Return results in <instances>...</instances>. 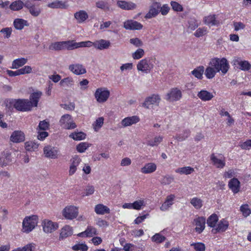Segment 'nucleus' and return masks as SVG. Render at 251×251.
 <instances>
[{"label":"nucleus","mask_w":251,"mask_h":251,"mask_svg":"<svg viewBox=\"0 0 251 251\" xmlns=\"http://www.w3.org/2000/svg\"><path fill=\"white\" fill-rule=\"evenodd\" d=\"M28 99H11L6 102V107L9 110L13 109L12 106L18 111H29L31 110Z\"/></svg>","instance_id":"f257e3e1"},{"label":"nucleus","mask_w":251,"mask_h":251,"mask_svg":"<svg viewBox=\"0 0 251 251\" xmlns=\"http://www.w3.org/2000/svg\"><path fill=\"white\" fill-rule=\"evenodd\" d=\"M209 65L213 66L217 73L221 72L223 75L226 74L229 68L228 62L225 58H213L211 59Z\"/></svg>","instance_id":"f03ea898"},{"label":"nucleus","mask_w":251,"mask_h":251,"mask_svg":"<svg viewBox=\"0 0 251 251\" xmlns=\"http://www.w3.org/2000/svg\"><path fill=\"white\" fill-rule=\"evenodd\" d=\"M38 223V217L36 215L26 217L23 222V230L28 233L33 230Z\"/></svg>","instance_id":"7ed1b4c3"},{"label":"nucleus","mask_w":251,"mask_h":251,"mask_svg":"<svg viewBox=\"0 0 251 251\" xmlns=\"http://www.w3.org/2000/svg\"><path fill=\"white\" fill-rule=\"evenodd\" d=\"M153 67L152 59L149 57L141 60L137 65V70L146 74L149 73Z\"/></svg>","instance_id":"20e7f679"},{"label":"nucleus","mask_w":251,"mask_h":251,"mask_svg":"<svg viewBox=\"0 0 251 251\" xmlns=\"http://www.w3.org/2000/svg\"><path fill=\"white\" fill-rule=\"evenodd\" d=\"M95 98L99 103L105 102L110 96V92L106 88L100 87L98 88L94 94Z\"/></svg>","instance_id":"39448f33"},{"label":"nucleus","mask_w":251,"mask_h":251,"mask_svg":"<svg viewBox=\"0 0 251 251\" xmlns=\"http://www.w3.org/2000/svg\"><path fill=\"white\" fill-rule=\"evenodd\" d=\"M59 124L66 129H74L76 126L75 124L72 121V116L69 114L63 115L60 119Z\"/></svg>","instance_id":"423d86ee"},{"label":"nucleus","mask_w":251,"mask_h":251,"mask_svg":"<svg viewBox=\"0 0 251 251\" xmlns=\"http://www.w3.org/2000/svg\"><path fill=\"white\" fill-rule=\"evenodd\" d=\"M78 214V208L73 205L66 206L63 211V215L66 219L69 220H73L76 218Z\"/></svg>","instance_id":"0eeeda50"},{"label":"nucleus","mask_w":251,"mask_h":251,"mask_svg":"<svg viewBox=\"0 0 251 251\" xmlns=\"http://www.w3.org/2000/svg\"><path fill=\"white\" fill-rule=\"evenodd\" d=\"M91 44L90 43L83 41L80 42H75L74 40H68L64 41L65 50H72L79 48L86 47Z\"/></svg>","instance_id":"6e6552de"},{"label":"nucleus","mask_w":251,"mask_h":251,"mask_svg":"<svg viewBox=\"0 0 251 251\" xmlns=\"http://www.w3.org/2000/svg\"><path fill=\"white\" fill-rule=\"evenodd\" d=\"M181 97V91L177 88H174L166 95L165 99L169 101H175L179 100Z\"/></svg>","instance_id":"1a4fd4ad"},{"label":"nucleus","mask_w":251,"mask_h":251,"mask_svg":"<svg viewBox=\"0 0 251 251\" xmlns=\"http://www.w3.org/2000/svg\"><path fill=\"white\" fill-rule=\"evenodd\" d=\"M161 99L158 95H152L151 96L147 97L142 103V106L144 107L149 109L152 105H158Z\"/></svg>","instance_id":"9d476101"},{"label":"nucleus","mask_w":251,"mask_h":251,"mask_svg":"<svg viewBox=\"0 0 251 251\" xmlns=\"http://www.w3.org/2000/svg\"><path fill=\"white\" fill-rule=\"evenodd\" d=\"M86 42L91 43L90 46H86V47H91L92 46H94L96 49L100 50L107 49L111 46V43L109 41L104 39L97 40L94 42L87 41Z\"/></svg>","instance_id":"9b49d317"},{"label":"nucleus","mask_w":251,"mask_h":251,"mask_svg":"<svg viewBox=\"0 0 251 251\" xmlns=\"http://www.w3.org/2000/svg\"><path fill=\"white\" fill-rule=\"evenodd\" d=\"M160 3L157 2H153L150 7L149 11L145 16L146 19H151L155 17L160 12Z\"/></svg>","instance_id":"f8f14e48"},{"label":"nucleus","mask_w":251,"mask_h":251,"mask_svg":"<svg viewBox=\"0 0 251 251\" xmlns=\"http://www.w3.org/2000/svg\"><path fill=\"white\" fill-rule=\"evenodd\" d=\"M233 63V65L239 66V69L244 71H248L251 68V65L248 61L242 60L239 57H235Z\"/></svg>","instance_id":"ddd939ff"},{"label":"nucleus","mask_w":251,"mask_h":251,"mask_svg":"<svg viewBox=\"0 0 251 251\" xmlns=\"http://www.w3.org/2000/svg\"><path fill=\"white\" fill-rule=\"evenodd\" d=\"M58 150L51 146H46L44 148V153L47 158L56 159L58 157Z\"/></svg>","instance_id":"4468645a"},{"label":"nucleus","mask_w":251,"mask_h":251,"mask_svg":"<svg viewBox=\"0 0 251 251\" xmlns=\"http://www.w3.org/2000/svg\"><path fill=\"white\" fill-rule=\"evenodd\" d=\"M42 95V92L40 91H36L30 95L28 102H30L29 105L31 109L33 107L37 106L38 102Z\"/></svg>","instance_id":"2eb2a0df"},{"label":"nucleus","mask_w":251,"mask_h":251,"mask_svg":"<svg viewBox=\"0 0 251 251\" xmlns=\"http://www.w3.org/2000/svg\"><path fill=\"white\" fill-rule=\"evenodd\" d=\"M44 231L46 233L53 232L58 227V224L50 220H45L43 222Z\"/></svg>","instance_id":"dca6fc26"},{"label":"nucleus","mask_w":251,"mask_h":251,"mask_svg":"<svg viewBox=\"0 0 251 251\" xmlns=\"http://www.w3.org/2000/svg\"><path fill=\"white\" fill-rule=\"evenodd\" d=\"M124 27L126 29L140 30L142 28L143 25L136 21L130 20L124 22Z\"/></svg>","instance_id":"f3484780"},{"label":"nucleus","mask_w":251,"mask_h":251,"mask_svg":"<svg viewBox=\"0 0 251 251\" xmlns=\"http://www.w3.org/2000/svg\"><path fill=\"white\" fill-rule=\"evenodd\" d=\"M194 223L196 226V232L201 233L205 228V219L203 217H199L194 219Z\"/></svg>","instance_id":"a211bd4d"},{"label":"nucleus","mask_w":251,"mask_h":251,"mask_svg":"<svg viewBox=\"0 0 251 251\" xmlns=\"http://www.w3.org/2000/svg\"><path fill=\"white\" fill-rule=\"evenodd\" d=\"M69 70L76 75L84 74L86 73V70L82 64H72L69 66Z\"/></svg>","instance_id":"6ab92c4d"},{"label":"nucleus","mask_w":251,"mask_h":251,"mask_svg":"<svg viewBox=\"0 0 251 251\" xmlns=\"http://www.w3.org/2000/svg\"><path fill=\"white\" fill-rule=\"evenodd\" d=\"M213 164L217 168H223L226 165L225 158L223 156L217 157L214 153L210 156Z\"/></svg>","instance_id":"aec40b11"},{"label":"nucleus","mask_w":251,"mask_h":251,"mask_svg":"<svg viewBox=\"0 0 251 251\" xmlns=\"http://www.w3.org/2000/svg\"><path fill=\"white\" fill-rule=\"evenodd\" d=\"M228 226V222L225 219H222L218 223L217 227L212 229V232L214 234L217 232H223L227 229Z\"/></svg>","instance_id":"412c9836"},{"label":"nucleus","mask_w":251,"mask_h":251,"mask_svg":"<svg viewBox=\"0 0 251 251\" xmlns=\"http://www.w3.org/2000/svg\"><path fill=\"white\" fill-rule=\"evenodd\" d=\"M228 186L234 194H236L240 191V182L236 178L231 179L228 182Z\"/></svg>","instance_id":"4be33fe9"},{"label":"nucleus","mask_w":251,"mask_h":251,"mask_svg":"<svg viewBox=\"0 0 251 251\" xmlns=\"http://www.w3.org/2000/svg\"><path fill=\"white\" fill-rule=\"evenodd\" d=\"M175 196L173 194L168 196L165 202L160 207V210L163 211L167 210L174 203Z\"/></svg>","instance_id":"5701e85b"},{"label":"nucleus","mask_w":251,"mask_h":251,"mask_svg":"<svg viewBox=\"0 0 251 251\" xmlns=\"http://www.w3.org/2000/svg\"><path fill=\"white\" fill-rule=\"evenodd\" d=\"M198 97L202 101H209L214 97L213 93L205 90H202L198 92Z\"/></svg>","instance_id":"b1692460"},{"label":"nucleus","mask_w":251,"mask_h":251,"mask_svg":"<svg viewBox=\"0 0 251 251\" xmlns=\"http://www.w3.org/2000/svg\"><path fill=\"white\" fill-rule=\"evenodd\" d=\"M25 134L21 131H15L10 136V140L14 143H20L25 140Z\"/></svg>","instance_id":"393cba45"},{"label":"nucleus","mask_w":251,"mask_h":251,"mask_svg":"<svg viewBox=\"0 0 251 251\" xmlns=\"http://www.w3.org/2000/svg\"><path fill=\"white\" fill-rule=\"evenodd\" d=\"M74 17L78 23H82L88 18V14L85 10H81L75 12Z\"/></svg>","instance_id":"a878e982"},{"label":"nucleus","mask_w":251,"mask_h":251,"mask_svg":"<svg viewBox=\"0 0 251 251\" xmlns=\"http://www.w3.org/2000/svg\"><path fill=\"white\" fill-rule=\"evenodd\" d=\"M139 121V118L138 116H133L131 117H128L124 119L122 122L121 124L124 127H126L135 124Z\"/></svg>","instance_id":"bb28decb"},{"label":"nucleus","mask_w":251,"mask_h":251,"mask_svg":"<svg viewBox=\"0 0 251 251\" xmlns=\"http://www.w3.org/2000/svg\"><path fill=\"white\" fill-rule=\"evenodd\" d=\"M97 234L98 233L96 228L92 226H89L84 231L79 233L78 236L80 237H91Z\"/></svg>","instance_id":"cd10ccee"},{"label":"nucleus","mask_w":251,"mask_h":251,"mask_svg":"<svg viewBox=\"0 0 251 251\" xmlns=\"http://www.w3.org/2000/svg\"><path fill=\"white\" fill-rule=\"evenodd\" d=\"M117 4L119 7L124 10H132L136 7V5L132 2L118 1Z\"/></svg>","instance_id":"c85d7f7f"},{"label":"nucleus","mask_w":251,"mask_h":251,"mask_svg":"<svg viewBox=\"0 0 251 251\" xmlns=\"http://www.w3.org/2000/svg\"><path fill=\"white\" fill-rule=\"evenodd\" d=\"M156 165L153 163H148L146 164L141 169V171L142 173L151 174L154 172L156 170Z\"/></svg>","instance_id":"c756f323"},{"label":"nucleus","mask_w":251,"mask_h":251,"mask_svg":"<svg viewBox=\"0 0 251 251\" xmlns=\"http://www.w3.org/2000/svg\"><path fill=\"white\" fill-rule=\"evenodd\" d=\"M110 211V209L102 204H97L95 207V212L99 215L109 214Z\"/></svg>","instance_id":"7c9ffc66"},{"label":"nucleus","mask_w":251,"mask_h":251,"mask_svg":"<svg viewBox=\"0 0 251 251\" xmlns=\"http://www.w3.org/2000/svg\"><path fill=\"white\" fill-rule=\"evenodd\" d=\"M27 59L25 58H20L14 60L12 62L11 69H17L27 63Z\"/></svg>","instance_id":"2f4dec72"},{"label":"nucleus","mask_w":251,"mask_h":251,"mask_svg":"<svg viewBox=\"0 0 251 251\" xmlns=\"http://www.w3.org/2000/svg\"><path fill=\"white\" fill-rule=\"evenodd\" d=\"M73 234V229L69 226H65L61 230L59 238L63 239Z\"/></svg>","instance_id":"473e14b6"},{"label":"nucleus","mask_w":251,"mask_h":251,"mask_svg":"<svg viewBox=\"0 0 251 251\" xmlns=\"http://www.w3.org/2000/svg\"><path fill=\"white\" fill-rule=\"evenodd\" d=\"M15 28L17 30H22L25 26H28L27 21L23 19H16L13 22Z\"/></svg>","instance_id":"72a5a7b5"},{"label":"nucleus","mask_w":251,"mask_h":251,"mask_svg":"<svg viewBox=\"0 0 251 251\" xmlns=\"http://www.w3.org/2000/svg\"><path fill=\"white\" fill-rule=\"evenodd\" d=\"M48 6L51 8L66 9L68 7V5L65 2L56 0L51 3H49Z\"/></svg>","instance_id":"f704fd0d"},{"label":"nucleus","mask_w":251,"mask_h":251,"mask_svg":"<svg viewBox=\"0 0 251 251\" xmlns=\"http://www.w3.org/2000/svg\"><path fill=\"white\" fill-rule=\"evenodd\" d=\"M204 22L206 25H216L219 24V22L216 20L215 15H209L204 19Z\"/></svg>","instance_id":"c9c22d12"},{"label":"nucleus","mask_w":251,"mask_h":251,"mask_svg":"<svg viewBox=\"0 0 251 251\" xmlns=\"http://www.w3.org/2000/svg\"><path fill=\"white\" fill-rule=\"evenodd\" d=\"M64 41L52 43L50 46L49 49L52 50L59 51L65 50Z\"/></svg>","instance_id":"e433bc0d"},{"label":"nucleus","mask_w":251,"mask_h":251,"mask_svg":"<svg viewBox=\"0 0 251 251\" xmlns=\"http://www.w3.org/2000/svg\"><path fill=\"white\" fill-rule=\"evenodd\" d=\"M24 3L21 0H16L9 5V8L13 11H19L24 7Z\"/></svg>","instance_id":"4c0bfd02"},{"label":"nucleus","mask_w":251,"mask_h":251,"mask_svg":"<svg viewBox=\"0 0 251 251\" xmlns=\"http://www.w3.org/2000/svg\"><path fill=\"white\" fill-rule=\"evenodd\" d=\"M194 169L190 166L183 167L181 168H178L176 170V172L179 173L181 175H189L194 172Z\"/></svg>","instance_id":"58836bf2"},{"label":"nucleus","mask_w":251,"mask_h":251,"mask_svg":"<svg viewBox=\"0 0 251 251\" xmlns=\"http://www.w3.org/2000/svg\"><path fill=\"white\" fill-rule=\"evenodd\" d=\"M25 149L27 151H33L38 148L39 144L34 141H27L25 144Z\"/></svg>","instance_id":"ea45409f"},{"label":"nucleus","mask_w":251,"mask_h":251,"mask_svg":"<svg viewBox=\"0 0 251 251\" xmlns=\"http://www.w3.org/2000/svg\"><path fill=\"white\" fill-rule=\"evenodd\" d=\"M216 73L217 72L215 71V69L214 67L210 65V66L207 67L205 69L204 74L207 78L211 79L215 76Z\"/></svg>","instance_id":"a19ab883"},{"label":"nucleus","mask_w":251,"mask_h":251,"mask_svg":"<svg viewBox=\"0 0 251 251\" xmlns=\"http://www.w3.org/2000/svg\"><path fill=\"white\" fill-rule=\"evenodd\" d=\"M204 67L202 66H201L194 69L192 72V74L197 78L201 79L202 77V74L204 72Z\"/></svg>","instance_id":"79ce46f5"},{"label":"nucleus","mask_w":251,"mask_h":251,"mask_svg":"<svg viewBox=\"0 0 251 251\" xmlns=\"http://www.w3.org/2000/svg\"><path fill=\"white\" fill-rule=\"evenodd\" d=\"M218 221V217L215 214H212L208 217L207 220V224L210 227H213L215 226Z\"/></svg>","instance_id":"37998d69"},{"label":"nucleus","mask_w":251,"mask_h":251,"mask_svg":"<svg viewBox=\"0 0 251 251\" xmlns=\"http://www.w3.org/2000/svg\"><path fill=\"white\" fill-rule=\"evenodd\" d=\"M74 83L73 79L72 77H67L62 80L59 82L61 87H71Z\"/></svg>","instance_id":"c03bdc74"},{"label":"nucleus","mask_w":251,"mask_h":251,"mask_svg":"<svg viewBox=\"0 0 251 251\" xmlns=\"http://www.w3.org/2000/svg\"><path fill=\"white\" fill-rule=\"evenodd\" d=\"M69 137L75 140L78 141L83 140L85 138L86 134L82 132H75L71 133Z\"/></svg>","instance_id":"a18cd8bd"},{"label":"nucleus","mask_w":251,"mask_h":251,"mask_svg":"<svg viewBox=\"0 0 251 251\" xmlns=\"http://www.w3.org/2000/svg\"><path fill=\"white\" fill-rule=\"evenodd\" d=\"M163 140V137L158 136L154 137L153 140L148 141L147 144L148 146L151 147H154L157 146L160 143L162 142Z\"/></svg>","instance_id":"49530a36"},{"label":"nucleus","mask_w":251,"mask_h":251,"mask_svg":"<svg viewBox=\"0 0 251 251\" xmlns=\"http://www.w3.org/2000/svg\"><path fill=\"white\" fill-rule=\"evenodd\" d=\"M191 204L196 209H200L202 206V201L198 198H193L190 201Z\"/></svg>","instance_id":"de8ad7c7"},{"label":"nucleus","mask_w":251,"mask_h":251,"mask_svg":"<svg viewBox=\"0 0 251 251\" xmlns=\"http://www.w3.org/2000/svg\"><path fill=\"white\" fill-rule=\"evenodd\" d=\"M145 54L144 50L141 48L138 49L135 52L132 53V57L134 59H139Z\"/></svg>","instance_id":"09e8293b"},{"label":"nucleus","mask_w":251,"mask_h":251,"mask_svg":"<svg viewBox=\"0 0 251 251\" xmlns=\"http://www.w3.org/2000/svg\"><path fill=\"white\" fill-rule=\"evenodd\" d=\"M104 119L102 117H100L96 120L95 123L93 124V128L96 131L98 130L102 126L103 124Z\"/></svg>","instance_id":"8fccbe9b"},{"label":"nucleus","mask_w":251,"mask_h":251,"mask_svg":"<svg viewBox=\"0 0 251 251\" xmlns=\"http://www.w3.org/2000/svg\"><path fill=\"white\" fill-rule=\"evenodd\" d=\"M30 14L34 16L37 17L41 13V9L39 6L34 5L28 9Z\"/></svg>","instance_id":"3c124183"},{"label":"nucleus","mask_w":251,"mask_h":251,"mask_svg":"<svg viewBox=\"0 0 251 251\" xmlns=\"http://www.w3.org/2000/svg\"><path fill=\"white\" fill-rule=\"evenodd\" d=\"M165 239V237L161 235L159 233H156L151 237L152 241L157 243H162L164 241Z\"/></svg>","instance_id":"603ef678"},{"label":"nucleus","mask_w":251,"mask_h":251,"mask_svg":"<svg viewBox=\"0 0 251 251\" xmlns=\"http://www.w3.org/2000/svg\"><path fill=\"white\" fill-rule=\"evenodd\" d=\"M89 147V144L86 142H82L79 143L76 146V150L79 152H84Z\"/></svg>","instance_id":"864d4df0"},{"label":"nucleus","mask_w":251,"mask_h":251,"mask_svg":"<svg viewBox=\"0 0 251 251\" xmlns=\"http://www.w3.org/2000/svg\"><path fill=\"white\" fill-rule=\"evenodd\" d=\"M129 43L137 48L142 47L143 45V42L138 38H131Z\"/></svg>","instance_id":"5fc2aeb1"},{"label":"nucleus","mask_w":251,"mask_h":251,"mask_svg":"<svg viewBox=\"0 0 251 251\" xmlns=\"http://www.w3.org/2000/svg\"><path fill=\"white\" fill-rule=\"evenodd\" d=\"M240 210L242 212L243 216L245 217L249 216L251 213V211L249 208V206L248 204H244L241 206Z\"/></svg>","instance_id":"6e6d98bb"},{"label":"nucleus","mask_w":251,"mask_h":251,"mask_svg":"<svg viewBox=\"0 0 251 251\" xmlns=\"http://www.w3.org/2000/svg\"><path fill=\"white\" fill-rule=\"evenodd\" d=\"M72 249L74 251H87L88 247L85 244H78L74 246Z\"/></svg>","instance_id":"4d7b16f0"},{"label":"nucleus","mask_w":251,"mask_h":251,"mask_svg":"<svg viewBox=\"0 0 251 251\" xmlns=\"http://www.w3.org/2000/svg\"><path fill=\"white\" fill-rule=\"evenodd\" d=\"M207 29L205 27H200L197 29L194 33V35L197 37H200L207 33Z\"/></svg>","instance_id":"13d9d810"},{"label":"nucleus","mask_w":251,"mask_h":251,"mask_svg":"<svg viewBox=\"0 0 251 251\" xmlns=\"http://www.w3.org/2000/svg\"><path fill=\"white\" fill-rule=\"evenodd\" d=\"M191 246H193L196 251H204L205 250V245L202 243H193Z\"/></svg>","instance_id":"bf43d9fd"},{"label":"nucleus","mask_w":251,"mask_h":251,"mask_svg":"<svg viewBox=\"0 0 251 251\" xmlns=\"http://www.w3.org/2000/svg\"><path fill=\"white\" fill-rule=\"evenodd\" d=\"M81 159L77 155H75L71 159V166L76 168L81 162Z\"/></svg>","instance_id":"052dcab7"},{"label":"nucleus","mask_w":251,"mask_h":251,"mask_svg":"<svg viewBox=\"0 0 251 251\" xmlns=\"http://www.w3.org/2000/svg\"><path fill=\"white\" fill-rule=\"evenodd\" d=\"M20 75L28 74L31 73L32 68L30 66H25L23 68L18 69Z\"/></svg>","instance_id":"680f3d73"},{"label":"nucleus","mask_w":251,"mask_h":251,"mask_svg":"<svg viewBox=\"0 0 251 251\" xmlns=\"http://www.w3.org/2000/svg\"><path fill=\"white\" fill-rule=\"evenodd\" d=\"M144 205V201L143 200L136 201L132 203V208L136 210H140Z\"/></svg>","instance_id":"e2e57ef3"},{"label":"nucleus","mask_w":251,"mask_h":251,"mask_svg":"<svg viewBox=\"0 0 251 251\" xmlns=\"http://www.w3.org/2000/svg\"><path fill=\"white\" fill-rule=\"evenodd\" d=\"M190 135V131L189 130H185L183 133L176 136V139L180 141H183L187 138Z\"/></svg>","instance_id":"0e129e2a"},{"label":"nucleus","mask_w":251,"mask_h":251,"mask_svg":"<svg viewBox=\"0 0 251 251\" xmlns=\"http://www.w3.org/2000/svg\"><path fill=\"white\" fill-rule=\"evenodd\" d=\"M12 31V28L11 27H5L2 28L0 32L4 34V38H8L10 37Z\"/></svg>","instance_id":"69168bd1"},{"label":"nucleus","mask_w":251,"mask_h":251,"mask_svg":"<svg viewBox=\"0 0 251 251\" xmlns=\"http://www.w3.org/2000/svg\"><path fill=\"white\" fill-rule=\"evenodd\" d=\"M174 181V177L173 176H164L161 181L162 184L164 185H169Z\"/></svg>","instance_id":"338daca9"},{"label":"nucleus","mask_w":251,"mask_h":251,"mask_svg":"<svg viewBox=\"0 0 251 251\" xmlns=\"http://www.w3.org/2000/svg\"><path fill=\"white\" fill-rule=\"evenodd\" d=\"M188 23V28L191 30H194L198 27L199 25V24L198 23V22L195 19L190 20Z\"/></svg>","instance_id":"774afa93"}]
</instances>
